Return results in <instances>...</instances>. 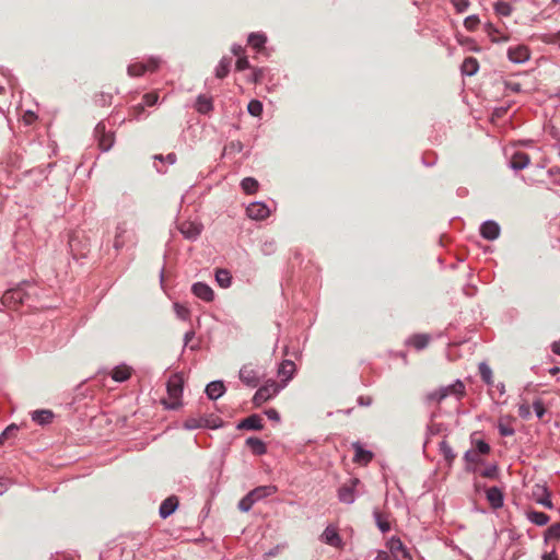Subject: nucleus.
Segmentation results:
<instances>
[{
  "label": "nucleus",
  "mask_w": 560,
  "mask_h": 560,
  "mask_svg": "<svg viewBox=\"0 0 560 560\" xmlns=\"http://www.w3.org/2000/svg\"><path fill=\"white\" fill-rule=\"evenodd\" d=\"M168 400H163L167 409H176L182 405L184 380L179 374H173L166 385Z\"/></svg>",
  "instance_id": "nucleus-1"
},
{
  "label": "nucleus",
  "mask_w": 560,
  "mask_h": 560,
  "mask_svg": "<svg viewBox=\"0 0 560 560\" xmlns=\"http://www.w3.org/2000/svg\"><path fill=\"white\" fill-rule=\"evenodd\" d=\"M279 389L280 387L275 381L259 387L253 397L254 405L258 407L268 401L279 392Z\"/></svg>",
  "instance_id": "nucleus-2"
},
{
  "label": "nucleus",
  "mask_w": 560,
  "mask_h": 560,
  "mask_svg": "<svg viewBox=\"0 0 560 560\" xmlns=\"http://www.w3.org/2000/svg\"><path fill=\"white\" fill-rule=\"evenodd\" d=\"M95 138L98 142V147L102 151H108L115 142L114 133L106 130L104 122H98L94 130Z\"/></svg>",
  "instance_id": "nucleus-3"
},
{
  "label": "nucleus",
  "mask_w": 560,
  "mask_h": 560,
  "mask_svg": "<svg viewBox=\"0 0 560 560\" xmlns=\"http://www.w3.org/2000/svg\"><path fill=\"white\" fill-rule=\"evenodd\" d=\"M387 548L395 560H412L409 550L398 537H392L387 541Z\"/></svg>",
  "instance_id": "nucleus-4"
},
{
  "label": "nucleus",
  "mask_w": 560,
  "mask_h": 560,
  "mask_svg": "<svg viewBox=\"0 0 560 560\" xmlns=\"http://www.w3.org/2000/svg\"><path fill=\"white\" fill-rule=\"evenodd\" d=\"M160 66V59L151 57L147 62H137L128 66V74L130 77L142 75L147 71H155Z\"/></svg>",
  "instance_id": "nucleus-5"
},
{
  "label": "nucleus",
  "mask_w": 560,
  "mask_h": 560,
  "mask_svg": "<svg viewBox=\"0 0 560 560\" xmlns=\"http://www.w3.org/2000/svg\"><path fill=\"white\" fill-rule=\"evenodd\" d=\"M358 478H351L348 482L343 483L338 490V499L346 504H352L355 501V487L359 485Z\"/></svg>",
  "instance_id": "nucleus-6"
},
{
  "label": "nucleus",
  "mask_w": 560,
  "mask_h": 560,
  "mask_svg": "<svg viewBox=\"0 0 560 560\" xmlns=\"http://www.w3.org/2000/svg\"><path fill=\"white\" fill-rule=\"evenodd\" d=\"M132 236L133 232L127 226V223H119L115 231L114 248L117 250L121 249L127 242L131 241Z\"/></svg>",
  "instance_id": "nucleus-7"
},
{
  "label": "nucleus",
  "mask_w": 560,
  "mask_h": 560,
  "mask_svg": "<svg viewBox=\"0 0 560 560\" xmlns=\"http://www.w3.org/2000/svg\"><path fill=\"white\" fill-rule=\"evenodd\" d=\"M529 57V49L525 45H517L508 49V58L514 63H524Z\"/></svg>",
  "instance_id": "nucleus-8"
},
{
  "label": "nucleus",
  "mask_w": 560,
  "mask_h": 560,
  "mask_svg": "<svg viewBox=\"0 0 560 560\" xmlns=\"http://www.w3.org/2000/svg\"><path fill=\"white\" fill-rule=\"evenodd\" d=\"M246 213L253 220H264L269 217L270 210L264 202L255 201L246 208Z\"/></svg>",
  "instance_id": "nucleus-9"
},
{
  "label": "nucleus",
  "mask_w": 560,
  "mask_h": 560,
  "mask_svg": "<svg viewBox=\"0 0 560 560\" xmlns=\"http://www.w3.org/2000/svg\"><path fill=\"white\" fill-rule=\"evenodd\" d=\"M202 231V225L192 221H184L179 225V232L185 238L195 241L199 237Z\"/></svg>",
  "instance_id": "nucleus-10"
},
{
  "label": "nucleus",
  "mask_w": 560,
  "mask_h": 560,
  "mask_svg": "<svg viewBox=\"0 0 560 560\" xmlns=\"http://www.w3.org/2000/svg\"><path fill=\"white\" fill-rule=\"evenodd\" d=\"M240 380L249 387H257L259 384V375L250 365H244L238 373Z\"/></svg>",
  "instance_id": "nucleus-11"
},
{
  "label": "nucleus",
  "mask_w": 560,
  "mask_h": 560,
  "mask_svg": "<svg viewBox=\"0 0 560 560\" xmlns=\"http://www.w3.org/2000/svg\"><path fill=\"white\" fill-rule=\"evenodd\" d=\"M192 293L205 302H212L214 299V292L210 285L205 282H196L191 287Z\"/></svg>",
  "instance_id": "nucleus-12"
},
{
  "label": "nucleus",
  "mask_w": 560,
  "mask_h": 560,
  "mask_svg": "<svg viewBox=\"0 0 560 560\" xmlns=\"http://www.w3.org/2000/svg\"><path fill=\"white\" fill-rule=\"evenodd\" d=\"M480 234L488 241H494L500 235V226L497 222L488 220L481 224Z\"/></svg>",
  "instance_id": "nucleus-13"
},
{
  "label": "nucleus",
  "mask_w": 560,
  "mask_h": 560,
  "mask_svg": "<svg viewBox=\"0 0 560 560\" xmlns=\"http://www.w3.org/2000/svg\"><path fill=\"white\" fill-rule=\"evenodd\" d=\"M264 428L262 418L259 415H250L249 417L243 419L238 424L237 429L240 430H261Z\"/></svg>",
  "instance_id": "nucleus-14"
},
{
  "label": "nucleus",
  "mask_w": 560,
  "mask_h": 560,
  "mask_svg": "<svg viewBox=\"0 0 560 560\" xmlns=\"http://www.w3.org/2000/svg\"><path fill=\"white\" fill-rule=\"evenodd\" d=\"M486 497L492 509L497 510L503 506V492L498 487H490L486 491Z\"/></svg>",
  "instance_id": "nucleus-15"
},
{
  "label": "nucleus",
  "mask_w": 560,
  "mask_h": 560,
  "mask_svg": "<svg viewBox=\"0 0 560 560\" xmlns=\"http://www.w3.org/2000/svg\"><path fill=\"white\" fill-rule=\"evenodd\" d=\"M441 390H445V398L454 396L460 399L465 396V385L460 380H456L453 384L440 387Z\"/></svg>",
  "instance_id": "nucleus-16"
},
{
  "label": "nucleus",
  "mask_w": 560,
  "mask_h": 560,
  "mask_svg": "<svg viewBox=\"0 0 560 560\" xmlns=\"http://www.w3.org/2000/svg\"><path fill=\"white\" fill-rule=\"evenodd\" d=\"M24 301V292L22 289H11L4 292L2 296V303L4 305L11 306L19 303H23Z\"/></svg>",
  "instance_id": "nucleus-17"
},
{
  "label": "nucleus",
  "mask_w": 560,
  "mask_h": 560,
  "mask_svg": "<svg viewBox=\"0 0 560 560\" xmlns=\"http://www.w3.org/2000/svg\"><path fill=\"white\" fill-rule=\"evenodd\" d=\"M206 395L209 399L215 400L225 393V386L222 381H212L206 386Z\"/></svg>",
  "instance_id": "nucleus-18"
},
{
  "label": "nucleus",
  "mask_w": 560,
  "mask_h": 560,
  "mask_svg": "<svg viewBox=\"0 0 560 560\" xmlns=\"http://www.w3.org/2000/svg\"><path fill=\"white\" fill-rule=\"evenodd\" d=\"M178 506V499L175 495L168 497L160 505V516L166 518L172 515Z\"/></svg>",
  "instance_id": "nucleus-19"
},
{
  "label": "nucleus",
  "mask_w": 560,
  "mask_h": 560,
  "mask_svg": "<svg viewBox=\"0 0 560 560\" xmlns=\"http://www.w3.org/2000/svg\"><path fill=\"white\" fill-rule=\"evenodd\" d=\"M535 500L538 504L552 509V502L550 500V493L546 487L537 485L533 492Z\"/></svg>",
  "instance_id": "nucleus-20"
},
{
  "label": "nucleus",
  "mask_w": 560,
  "mask_h": 560,
  "mask_svg": "<svg viewBox=\"0 0 560 560\" xmlns=\"http://www.w3.org/2000/svg\"><path fill=\"white\" fill-rule=\"evenodd\" d=\"M277 488L275 486H260L248 492V495L253 499V502L256 503L261 499H265L276 492Z\"/></svg>",
  "instance_id": "nucleus-21"
},
{
  "label": "nucleus",
  "mask_w": 560,
  "mask_h": 560,
  "mask_svg": "<svg viewBox=\"0 0 560 560\" xmlns=\"http://www.w3.org/2000/svg\"><path fill=\"white\" fill-rule=\"evenodd\" d=\"M530 159L527 153L524 152H515L510 160V167L515 171H521L527 167Z\"/></svg>",
  "instance_id": "nucleus-22"
},
{
  "label": "nucleus",
  "mask_w": 560,
  "mask_h": 560,
  "mask_svg": "<svg viewBox=\"0 0 560 560\" xmlns=\"http://www.w3.org/2000/svg\"><path fill=\"white\" fill-rule=\"evenodd\" d=\"M322 540L332 547L341 546V538H340L339 534L337 533L336 528H334L331 526H327L325 528V530L322 534Z\"/></svg>",
  "instance_id": "nucleus-23"
},
{
  "label": "nucleus",
  "mask_w": 560,
  "mask_h": 560,
  "mask_svg": "<svg viewBox=\"0 0 560 560\" xmlns=\"http://www.w3.org/2000/svg\"><path fill=\"white\" fill-rule=\"evenodd\" d=\"M295 364L291 360H283L278 369L279 376L282 377L284 385L293 377Z\"/></svg>",
  "instance_id": "nucleus-24"
},
{
  "label": "nucleus",
  "mask_w": 560,
  "mask_h": 560,
  "mask_svg": "<svg viewBox=\"0 0 560 560\" xmlns=\"http://www.w3.org/2000/svg\"><path fill=\"white\" fill-rule=\"evenodd\" d=\"M354 453V462L359 464L366 465L373 458V453L371 451L364 450L359 442L353 443Z\"/></svg>",
  "instance_id": "nucleus-25"
},
{
  "label": "nucleus",
  "mask_w": 560,
  "mask_h": 560,
  "mask_svg": "<svg viewBox=\"0 0 560 560\" xmlns=\"http://www.w3.org/2000/svg\"><path fill=\"white\" fill-rule=\"evenodd\" d=\"M196 110L200 114H208L213 109L212 98L208 95L201 94L196 101Z\"/></svg>",
  "instance_id": "nucleus-26"
},
{
  "label": "nucleus",
  "mask_w": 560,
  "mask_h": 560,
  "mask_svg": "<svg viewBox=\"0 0 560 560\" xmlns=\"http://www.w3.org/2000/svg\"><path fill=\"white\" fill-rule=\"evenodd\" d=\"M479 69V63L476 58L467 57L464 59L460 70L464 75L471 77L477 73Z\"/></svg>",
  "instance_id": "nucleus-27"
},
{
  "label": "nucleus",
  "mask_w": 560,
  "mask_h": 560,
  "mask_svg": "<svg viewBox=\"0 0 560 560\" xmlns=\"http://www.w3.org/2000/svg\"><path fill=\"white\" fill-rule=\"evenodd\" d=\"M131 376V368L126 365V364H121V365H118L116 366L113 372H112V378L115 381V382H125L127 381L129 377Z\"/></svg>",
  "instance_id": "nucleus-28"
},
{
  "label": "nucleus",
  "mask_w": 560,
  "mask_h": 560,
  "mask_svg": "<svg viewBox=\"0 0 560 560\" xmlns=\"http://www.w3.org/2000/svg\"><path fill=\"white\" fill-rule=\"evenodd\" d=\"M52 418H54V413H52V411H50L48 409L35 410L32 413V420L42 425L50 423Z\"/></svg>",
  "instance_id": "nucleus-29"
},
{
  "label": "nucleus",
  "mask_w": 560,
  "mask_h": 560,
  "mask_svg": "<svg viewBox=\"0 0 560 560\" xmlns=\"http://www.w3.org/2000/svg\"><path fill=\"white\" fill-rule=\"evenodd\" d=\"M246 445L252 450V452L256 455H262L267 452V446L266 444L264 443V441H261L260 439L258 438H248L246 440Z\"/></svg>",
  "instance_id": "nucleus-30"
},
{
  "label": "nucleus",
  "mask_w": 560,
  "mask_h": 560,
  "mask_svg": "<svg viewBox=\"0 0 560 560\" xmlns=\"http://www.w3.org/2000/svg\"><path fill=\"white\" fill-rule=\"evenodd\" d=\"M429 341H430V336L429 335H427V334H417V335H413L409 339L408 343L410 346H412L417 350H422V349H424L429 345Z\"/></svg>",
  "instance_id": "nucleus-31"
},
{
  "label": "nucleus",
  "mask_w": 560,
  "mask_h": 560,
  "mask_svg": "<svg viewBox=\"0 0 560 560\" xmlns=\"http://www.w3.org/2000/svg\"><path fill=\"white\" fill-rule=\"evenodd\" d=\"M373 516H374L377 528L383 534L390 530V524H389L387 517L384 514H382L377 509H374Z\"/></svg>",
  "instance_id": "nucleus-32"
},
{
  "label": "nucleus",
  "mask_w": 560,
  "mask_h": 560,
  "mask_svg": "<svg viewBox=\"0 0 560 560\" xmlns=\"http://www.w3.org/2000/svg\"><path fill=\"white\" fill-rule=\"evenodd\" d=\"M215 281L221 288H229L232 282V277L229 270L226 269H218L215 271Z\"/></svg>",
  "instance_id": "nucleus-33"
},
{
  "label": "nucleus",
  "mask_w": 560,
  "mask_h": 560,
  "mask_svg": "<svg viewBox=\"0 0 560 560\" xmlns=\"http://www.w3.org/2000/svg\"><path fill=\"white\" fill-rule=\"evenodd\" d=\"M267 42V37L262 33H252L248 36V44L256 50H260Z\"/></svg>",
  "instance_id": "nucleus-34"
},
{
  "label": "nucleus",
  "mask_w": 560,
  "mask_h": 560,
  "mask_svg": "<svg viewBox=\"0 0 560 560\" xmlns=\"http://www.w3.org/2000/svg\"><path fill=\"white\" fill-rule=\"evenodd\" d=\"M527 518L535 525L544 526L549 522V516L544 512L532 511L527 514Z\"/></svg>",
  "instance_id": "nucleus-35"
},
{
  "label": "nucleus",
  "mask_w": 560,
  "mask_h": 560,
  "mask_svg": "<svg viewBox=\"0 0 560 560\" xmlns=\"http://www.w3.org/2000/svg\"><path fill=\"white\" fill-rule=\"evenodd\" d=\"M241 187L245 194L252 195L258 190V182L254 177H245L241 182Z\"/></svg>",
  "instance_id": "nucleus-36"
},
{
  "label": "nucleus",
  "mask_w": 560,
  "mask_h": 560,
  "mask_svg": "<svg viewBox=\"0 0 560 560\" xmlns=\"http://www.w3.org/2000/svg\"><path fill=\"white\" fill-rule=\"evenodd\" d=\"M230 66H231V59L223 57L220 60L218 67L215 68V77L218 79L225 78L229 74Z\"/></svg>",
  "instance_id": "nucleus-37"
},
{
  "label": "nucleus",
  "mask_w": 560,
  "mask_h": 560,
  "mask_svg": "<svg viewBox=\"0 0 560 560\" xmlns=\"http://www.w3.org/2000/svg\"><path fill=\"white\" fill-rule=\"evenodd\" d=\"M479 373H480L481 380L487 385H492L493 384L492 370H491V368L486 362L479 363Z\"/></svg>",
  "instance_id": "nucleus-38"
},
{
  "label": "nucleus",
  "mask_w": 560,
  "mask_h": 560,
  "mask_svg": "<svg viewBox=\"0 0 560 560\" xmlns=\"http://www.w3.org/2000/svg\"><path fill=\"white\" fill-rule=\"evenodd\" d=\"M209 427L208 421L203 418L197 419V418H188L184 422V428L187 430H195L198 428Z\"/></svg>",
  "instance_id": "nucleus-39"
},
{
  "label": "nucleus",
  "mask_w": 560,
  "mask_h": 560,
  "mask_svg": "<svg viewBox=\"0 0 560 560\" xmlns=\"http://www.w3.org/2000/svg\"><path fill=\"white\" fill-rule=\"evenodd\" d=\"M424 399L425 402L428 404H440L442 400L445 399V390H441L440 388L432 390L425 395Z\"/></svg>",
  "instance_id": "nucleus-40"
},
{
  "label": "nucleus",
  "mask_w": 560,
  "mask_h": 560,
  "mask_svg": "<svg viewBox=\"0 0 560 560\" xmlns=\"http://www.w3.org/2000/svg\"><path fill=\"white\" fill-rule=\"evenodd\" d=\"M18 431L19 427L14 423L7 427L5 430L0 434V445H3L5 440L15 438Z\"/></svg>",
  "instance_id": "nucleus-41"
},
{
  "label": "nucleus",
  "mask_w": 560,
  "mask_h": 560,
  "mask_svg": "<svg viewBox=\"0 0 560 560\" xmlns=\"http://www.w3.org/2000/svg\"><path fill=\"white\" fill-rule=\"evenodd\" d=\"M494 11L501 16H509L512 13V7L505 1H498L494 3Z\"/></svg>",
  "instance_id": "nucleus-42"
},
{
  "label": "nucleus",
  "mask_w": 560,
  "mask_h": 560,
  "mask_svg": "<svg viewBox=\"0 0 560 560\" xmlns=\"http://www.w3.org/2000/svg\"><path fill=\"white\" fill-rule=\"evenodd\" d=\"M247 112L254 117H259L262 114V103L258 100H252L247 105Z\"/></svg>",
  "instance_id": "nucleus-43"
},
{
  "label": "nucleus",
  "mask_w": 560,
  "mask_h": 560,
  "mask_svg": "<svg viewBox=\"0 0 560 560\" xmlns=\"http://www.w3.org/2000/svg\"><path fill=\"white\" fill-rule=\"evenodd\" d=\"M174 311L176 316L182 320H188L190 316V311L188 307L182 305L180 303H174Z\"/></svg>",
  "instance_id": "nucleus-44"
},
{
  "label": "nucleus",
  "mask_w": 560,
  "mask_h": 560,
  "mask_svg": "<svg viewBox=\"0 0 560 560\" xmlns=\"http://www.w3.org/2000/svg\"><path fill=\"white\" fill-rule=\"evenodd\" d=\"M485 30H486L487 34L491 37V40L493 43H500V42L509 40L508 36H501L500 38L494 37V34L499 33V31L491 23H487L485 25Z\"/></svg>",
  "instance_id": "nucleus-45"
},
{
  "label": "nucleus",
  "mask_w": 560,
  "mask_h": 560,
  "mask_svg": "<svg viewBox=\"0 0 560 560\" xmlns=\"http://www.w3.org/2000/svg\"><path fill=\"white\" fill-rule=\"evenodd\" d=\"M480 23V20L478 18V15H469L467 16L465 20H464V26L466 30L472 32L477 28V26L479 25Z\"/></svg>",
  "instance_id": "nucleus-46"
},
{
  "label": "nucleus",
  "mask_w": 560,
  "mask_h": 560,
  "mask_svg": "<svg viewBox=\"0 0 560 560\" xmlns=\"http://www.w3.org/2000/svg\"><path fill=\"white\" fill-rule=\"evenodd\" d=\"M546 539H560V523L551 525L545 535Z\"/></svg>",
  "instance_id": "nucleus-47"
},
{
  "label": "nucleus",
  "mask_w": 560,
  "mask_h": 560,
  "mask_svg": "<svg viewBox=\"0 0 560 560\" xmlns=\"http://www.w3.org/2000/svg\"><path fill=\"white\" fill-rule=\"evenodd\" d=\"M255 503L253 502V499L248 495V493L241 499L238 502V509L242 512H248Z\"/></svg>",
  "instance_id": "nucleus-48"
},
{
  "label": "nucleus",
  "mask_w": 560,
  "mask_h": 560,
  "mask_svg": "<svg viewBox=\"0 0 560 560\" xmlns=\"http://www.w3.org/2000/svg\"><path fill=\"white\" fill-rule=\"evenodd\" d=\"M440 450L447 460L454 459L455 454L453 453L452 447L450 446V444L446 441H442L440 443Z\"/></svg>",
  "instance_id": "nucleus-49"
},
{
  "label": "nucleus",
  "mask_w": 560,
  "mask_h": 560,
  "mask_svg": "<svg viewBox=\"0 0 560 560\" xmlns=\"http://www.w3.org/2000/svg\"><path fill=\"white\" fill-rule=\"evenodd\" d=\"M498 430L502 436H512L515 433V430L509 423L502 421L499 422Z\"/></svg>",
  "instance_id": "nucleus-50"
},
{
  "label": "nucleus",
  "mask_w": 560,
  "mask_h": 560,
  "mask_svg": "<svg viewBox=\"0 0 560 560\" xmlns=\"http://www.w3.org/2000/svg\"><path fill=\"white\" fill-rule=\"evenodd\" d=\"M451 2L458 13L465 12L470 4L469 0H451Z\"/></svg>",
  "instance_id": "nucleus-51"
},
{
  "label": "nucleus",
  "mask_w": 560,
  "mask_h": 560,
  "mask_svg": "<svg viewBox=\"0 0 560 560\" xmlns=\"http://www.w3.org/2000/svg\"><path fill=\"white\" fill-rule=\"evenodd\" d=\"M480 475L485 478H495L498 476V466L490 465L489 467L485 468Z\"/></svg>",
  "instance_id": "nucleus-52"
},
{
  "label": "nucleus",
  "mask_w": 560,
  "mask_h": 560,
  "mask_svg": "<svg viewBox=\"0 0 560 560\" xmlns=\"http://www.w3.org/2000/svg\"><path fill=\"white\" fill-rule=\"evenodd\" d=\"M159 96L155 93H147L143 96V103L145 106H153L158 103Z\"/></svg>",
  "instance_id": "nucleus-53"
},
{
  "label": "nucleus",
  "mask_w": 560,
  "mask_h": 560,
  "mask_svg": "<svg viewBox=\"0 0 560 560\" xmlns=\"http://www.w3.org/2000/svg\"><path fill=\"white\" fill-rule=\"evenodd\" d=\"M235 67H236L237 71H243L245 69H248L250 66H249V61H248L247 57H245V56L238 57V59L236 60Z\"/></svg>",
  "instance_id": "nucleus-54"
},
{
  "label": "nucleus",
  "mask_w": 560,
  "mask_h": 560,
  "mask_svg": "<svg viewBox=\"0 0 560 560\" xmlns=\"http://www.w3.org/2000/svg\"><path fill=\"white\" fill-rule=\"evenodd\" d=\"M533 408H534V411H535L537 418L541 419L546 412L544 404L540 400H536L533 404Z\"/></svg>",
  "instance_id": "nucleus-55"
},
{
  "label": "nucleus",
  "mask_w": 560,
  "mask_h": 560,
  "mask_svg": "<svg viewBox=\"0 0 560 560\" xmlns=\"http://www.w3.org/2000/svg\"><path fill=\"white\" fill-rule=\"evenodd\" d=\"M518 416L523 419H526L530 416V407L527 404H522L518 407Z\"/></svg>",
  "instance_id": "nucleus-56"
},
{
  "label": "nucleus",
  "mask_w": 560,
  "mask_h": 560,
  "mask_svg": "<svg viewBox=\"0 0 560 560\" xmlns=\"http://www.w3.org/2000/svg\"><path fill=\"white\" fill-rule=\"evenodd\" d=\"M264 70L261 68H256L253 71V74L250 77V82L253 83H259L262 79Z\"/></svg>",
  "instance_id": "nucleus-57"
},
{
  "label": "nucleus",
  "mask_w": 560,
  "mask_h": 560,
  "mask_svg": "<svg viewBox=\"0 0 560 560\" xmlns=\"http://www.w3.org/2000/svg\"><path fill=\"white\" fill-rule=\"evenodd\" d=\"M477 452L480 454H488L490 452V446L485 441L480 440L476 444Z\"/></svg>",
  "instance_id": "nucleus-58"
},
{
  "label": "nucleus",
  "mask_w": 560,
  "mask_h": 560,
  "mask_svg": "<svg viewBox=\"0 0 560 560\" xmlns=\"http://www.w3.org/2000/svg\"><path fill=\"white\" fill-rule=\"evenodd\" d=\"M467 463H477L479 460L478 453L475 451H467L464 456Z\"/></svg>",
  "instance_id": "nucleus-59"
},
{
  "label": "nucleus",
  "mask_w": 560,
  "mask_h": 560,
  "mask_svg": "<svg viewBox=\"0 0 560 560\" xmlns=\"http://www.w3.org/2000/svg\"><path fill=\"white\" fill-rule=\"evenodd\" d=\"M266 416L268 417L269 420H272V421H279L280 420V415L279 412L273 409V408H270L268 410L265 411Z\"/></svg>",
  "instance_id": "nucleus-60"
},
{
  "label": "nucleus",
  "mask_w": 560,
  "mask_h": 560,
  "mask_svg": "<svg viewBox=\"0 0 560 560\" xmlns=\"http://www.w3.org/2000/svg\"><path fill=\"white\" fill-rule=\"evenodd\" d=\"M505 88L515 93L521 92V84L516 82H505Z\"/></svg>",
  "instance_id": "nucleus-61"
},
{
  "label": "nucleus",
  "mask_w": 560,
  "mask_h": 560,
  "mask_svg": "<svg viewBox=\"0 0 560 560\" xmlns=\"http://www.w3.org/2000/svg\"><path fill=\"white\" fill-rule=\"evenodd\" d=\"M23 118L27 125H31L36 119V116L33 112L27 110Z\"/></svg>",
  "instance_id": "nucleus-62"
},
{
  "label": "nucleus",
  "mask_w": 560,
  "mask_h": 560,
  "mask_svg": "<svg viewBox=\"0 0 560 560\" xmlns=\"http://www.w3.org/2000/svg\"><path fill=\"white\" fill-rule=\"evenodd\" d=\"M375 560H392L390 555L384 550H380Z\"/></svg>",
  "instance_id": "nucleus-63"
},
{
  "label": "nucleus",
  "mask_w": 560,
  "mask_h": 560,
  "mask_svg": "<svg viewBox=\"0 0 560 560\" xmlns=\"http://www.w3.org/2000/svg\"><path fill=\"white\" fill-rule=\"evenodd\" d=\"M551 350L553 353L560 355V340L558 341H555L552 345H551Z\"/></svg>",
  "instance_id": "nucleus-64"
}]
</instances>
